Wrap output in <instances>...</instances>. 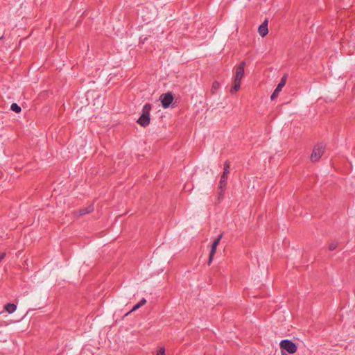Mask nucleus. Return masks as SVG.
<instances>
[{"mask_svg":"<svg viewBox=\"0 0 355 355\" xmlns=\"http://www.w3.org/2000/svg\"><path fill=\"white\" fill-rule=\"evenodd\" d=\"M10 109H11V110H12L13 112H15L16 113H19L21 110V107L15 103H13L11 105Z\"/></svg>","mask_w":355,"mask_h":355,"instance_id":"14","label":"nucleus"},{"mask_svg":"<svg viewBox=\"0 0 355 355\" xmlns=\"http://www.w3.org/2000/svg\"><path fill=\"white\" fill-rule=\"evenodd\" d=\"M5 257H6L5 252L0 254V262L5 258Z\"/></svg>","mask_w":355,"mask_h":355,"instance_id":"21","label":"nucleus"},{"mask_svg":"<svg viewBox=\"0 0 355 355\" xmlns=\"http://www.w3.org/2000/svg\"><path fill=\"white\" fill-rule=\"evenodd\" d=\"M230 164L228 160H226L224 163V171L221 175L219 183L220 184H226L227 181V175L230 173Z\"/></svg>","mask_w":355,"mask_h":355,"instance_id":"6","label":"nucleus"},{"mask_svg":"<svg viewBox=\"0 0 355 355\" xmlns=\"http://www.w3.org/2000/svg\"><path fill=\"white\" fill-rule=\"evenodd\" d=\"M94 211V206L92 205H89L88 207L83 209H80L78 210V215L83 216L87 214H89Z\"/></svg>","mask_w":355,"mask_h":355,"instance_id":"9","label":"nucleus"},{"mask_svg":"<svg viewBox=\"0 0 355 355\" xmlns=\"http://www.w3.org/2000/svg\"><path fill=\"white\" fill-rule=\"evenodd\" d=\"M337 248V243H331L329 245V250L330 251L334 250Z\"/></svg>","mask_w":355,"mask_h":355,"instance_id":"17","label":"nucleus"},{"mask_svg":"<svg viewBox=\"0 0 355 355\" xmlns=\"http://www.w3.org/2000/svg\"><path fill=\"white\" fill-rule=\"evenodd\" d=\"M141 306L139 305V304L137 303V304H135L132 309H131V311H130V312H132V311H136L137 309H138L139 308H140Z\"/></svg>","mask_w":355,"mask_h":355,"instance_id":"20","label":"nucleus"},{"mask_svg":"<svg viewBox=\"0 0 355 355\" xmlns=\"http://www.w3.org/2000/svg\"><path fill=\"white\" fill-rule=\"evenodd\" d=\"M223 236V234L221 233L215 239L214 241H213L212 244H215L216 245L218 246V243H220L222 237Z\"/></svg>","mask_w":355,"mask_h":355,"instance_id":"16","label":"nucleus"},{"mask_svg":"<svg viewBox=\"0 0 355 355\" xmlns=\"http://www.w3.org/2000/svg\"><path fill=\"white\" fill-rule=\"evenodd\" d=\"M258 31H259V35L263 37H265L268 33V21L266 20L265 21H263L259 26V28H258Z\"/></svg>","mask_w":355,"mask_h":355,"instance_id":"7","label":"nucleus"},{"mask_svg":"<svg viewBox=\"0 0 355 355\" xmlns=\"http://www.w3.org/2000/svg\"><path fill=\"white\" fill-rule=\"evenodd\" d=\"M216 249H217V245H216L215 244H211V250H210V253H209V260H208V262H207V264L209 266L211 265L213 259H214V257L216 254Z\"/></svg>","mask_w":355,"mask_h":355,"instance_id":"10","label":"nucleus"},{"mask_svg":"<svg viewBox=\"0 0 355 355\" xmlns=\"http://www.w3.org/2000/svg\"><path fill=\"white\" fill-rule=\"evenodd\" d=\"M146 303V299H145V298H142V299H141V300L138 302V304H139V305L140 306H141L144 305Z\"/></svg>","mask_w":355,"mask_h":355,"instance_id":"19","label":"nucleus"},{"mask_svg":"<svg viewBox=\"0 0 355 355\" xmlns=\"http://www.w3.org/2000/svg\"><path fill=\"white\" fill-rule=\"evenodd\" d=\"M3 37H4V36H3V35L0 36V40H2V39H3Z\"/></svg>","mask_w":355,"mask_h":355,"instance_id":"22","label":"nucleus"},{"mask_svg":"<svg viewBox=\"0 0 355 355\" xmlns=\"http://www.w3.org/2000/svg\"><path fill=\"white\" fill-rule=\"evenodd\" d=\"M150 121V116H146L144 115H141L140 117L138 119L137 122L141 125L142 127H146L149 125Z\"/></svg>","mask_w":355,"mask_h":355,"instance_id":"8","label":"nucleus"},{"mask_svg":"<svg viewBox=\"0 0 355 355\" xmlns=\"http://www.w3.org/2000/svg\"><path fill=\"white\" fill-rule=\"evenodd\" d=\"M279 345L282 349L286 351L289 354H294L297 350V345L291 340H282Z\"/></svg>","mask_w":355,"mask_h":355,"instance_id":"3","label":"nucleus"},{"mask_svg":"<svg viewBox=\"0 0 355 355\" xmlns=\"http://www.w3.org/2000/svg\"><path fill=\"white\" fill-rule=\"evenodd\" d=\"M325 149V146L322 144H318L313 148V152L311 155V160L313 162L319 161L322 155H323Z\"/></svg>","mask_w":355,"mask_h":355,"instance_id":"2","label":"nucleus"},{"mask_svg":"<svg viewBox=\"0 0 355 355\" xmlns=\"http://www.w3.org/2000/svg\"><path fill=\"white\" fill-rule=\"evenodd\" d=\"M156 355H165V349L161 348L157 353Z\"/></svg>","mask_w":355,"mask_h":355,"instance_id":"18","label":"nucleus"},{"mask_svg":"<svg viewBox=\"0 0 355 355\" xmlns=\"http://www.w3.org/2000/svg\"><path fill=\"white\" fill-rule=\"evenodd\" d=\"M286 78L287 76L286 75H284L281 78L280 82L279 83V84L277 85V87L275 88V89L274 90L270 96L271 100H274L278 96L279 93L282 91L283 87L285 85L286 83Z\"/></svg>","mask_w":355,"mask_h":355,"instance_id":"5","label":"nucleus"},{"mask_svg":"<svg viewBox=\"0 0 355 355\" xmlns=\"http://www.w3.org/2000/svg\"><path fill=\"white\" fill-rule=\"evenodd\" d=\"M5 310L8 313H12L15 311V310L17 309V306L15 304H12V303H8L7 304L5 305Z\"/></svg>","mask_w":355,"mask_h":355,"instance_id":"13","label":"nucleus"},{"mask_svg":"<svg viewBox=\"0 0 355 355\" xmlns=\"http://www.w3.org/2000/svg\"><path fill=\"white\" fill-rule=\"evenodd\" d=\"M220 85V83L218 82V81H214L212 84V86H211V91H212V93H214L215 91H216L217 89H219Z\"/></svg>","mask_w":355,"mask_h":355,"instance_id":"15","label":"nucleus"},{"mask_svg":"<svg viewBox=\"0 0 355 355\" xmlns=\"http://www.w3.org/2000/svg\"><path fill=\"white\" fill-rule=\"evenodd\" d=\"M246 62L245 61H242L236 67L234 76V80L233 83V86L230 89V93L234 94L236 93L241 87V82L244 76L245 73V66Z\"/></svg>","mask_w":355,"mask_h":355,"instance_id":"1","label":"nucleus"},{"mask_svg":"<svg viewBox=\"0 0 355 355\" xmlns=\"http://www.w3.org/2000/svg\"><path fill=\"white\" fill-rule=\"evenodd\" d=\"M162 105L164 108H167L173 101V96L171 93L164 94L160 97Z\"/></svg>","mask_w":355,"mask_h":355,"instance_id":"4","label":"nucleus"},{"mask_svg":"<svg viewBox=\"0 0 355 355\" xmlns=\"http://www.w3.org/2000/svg\"><path fill=\"white\" fill-rule=\"evenodd\" d=\"M226 189V184H220L218 186V200L221 201L223 199L225 191Z\"/></svg>","mask_w":355,"mask_h":355,"instance_id":"11","label":"nucleus"},{"mask_svg":"<svg viewBox=\"0 0 355 355\" xmlns=\"http://www.w3.org/2000/svg\"><path fill=\"white\" fill-rule=\"evenodd\" d=\"M151 109H152V107H151L150 104H149V103L145 104L142 108V112H141V115L150 116V113Z\"/></svg>","mask_w":355,"mask_h":355,"instance_id":"12","label":"nucleus"}]
</instances>
